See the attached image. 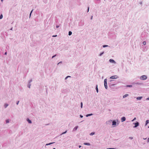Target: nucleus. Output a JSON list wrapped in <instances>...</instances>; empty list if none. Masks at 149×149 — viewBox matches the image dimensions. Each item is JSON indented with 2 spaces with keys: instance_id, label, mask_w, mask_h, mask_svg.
I'll list each match as a JSON object with an SVG mask.
<instances>
[{
  "instance_id": "6ab92c4d",
  "label": "nucleus",
  "mask_w": 149,
  "mask_h": 149,
  "mask_svg": "<svg viewBox=\"0 0 149 149\" xmlns=\"http://www.w3.org/2000/svg\"><path fill=\"white\" fill-rule=\"evenodd\" d=\"M93 114L92 113H90V114H87L86 115V116L87 117H88L89 116H91L92 115H93Z\"/></svg>"
},
{
  "instance_id": "393cba45",
  "label": "nucleus",
  "mask_w": 149,
  "mask_h": 149,
  "mask_svg": "<svg viewBox=\"0 0 149 149\" xmlns=\"http://www.w3.org/2000/svg\"><path fill=\"white\" fill-rule=\"evenodd\" d=\"M104 52H102V53H100L99 54V56H102L104 54Z\"/></svg>"
},
{
  "instance_id": "f3484780",
  "label": "nucleus",
  "mask_w": 149,
  "mask_h": 149,
  "mask_svg": "<svg viewBox=\"0 0 149 149\" xmlns=\"http://www.w3.org/2000/svg\"><path fill=\"white\" fill-rule=\"evenodd\" d=\"M104 87H105V88L107 89V83H104Z\"/></svg>"
},
{
  "instance_id": "a18cd8bd",
  "label": "nucleus",
  "mask_w": 149,
  "mask_h": 149,
  "mask_svg": "<svg viewBox=\"0 0 149 149\" xmlns=\"http://www.w3.org/2000/svg\"><path fill=\"white\" fill-rule=\"evenodd\" d=\"M57 36V35H53V36H52V37H56Z\"/></svg>"
},
{
  "instance_id": "f8f14e48",
  "label": "nucleus",
  "mask_w": 149,
  "mask_h": 149,
  "mask_svg": "<svg viewBox=\"0 0 149 149\" xmlns=\"http://www.w3.org/2000/svg\"><path fill=\"white\" fill-rule=\"evenodd\" d=\"M143 98V97H136V99L137 100H141Z\"/></svg>"
},
{
  "instance_id": "20e7f679",
  "label": "nucleus",
  "mask_w": 149,
  "mask_h": 149,
  "mask_svg": "<svg viewBox=\"0 0 149 149\" xmlns=\"http://www.w3.org/2000/svg\"><path fill=\"white\" fill-rule=\"evenodd\" d=\"M133 124L135 125L133 126L134 128H136L139 125V123L137 121H136L135 123H134Z\"/></svg>"
},
{
  "instance_id": "72a5a7b5",
  "label": "nucleus",
  "mask_w": 149,
  "mask_h": 149,
  "mask_svg": "<svg viewBox=\"0 0 149 149\" xmlns=\"http://www.w3.org/2000/svg\"><path fill=\"white\" fill-rule=\"evenodd\" d=\"M57 56V55L56 54H55L53 56H52V58H54V57H56V56Z\"/></svg>"
},
{
  "instance_id": "4d7b16f0",
  "label": "nucleus",
  "mask_w": 149,
  "mask_h": 149,
  "mask_svg": "<svg viewBox=\"0 0 149 149\" xmlns=\"http://www.w3.org/2000/svg\"><path fill=\"white\" fill-rule=\"evenodd\" d=\"M140 3L141 4H142V2H141Z\"/></svg>"
},
{
  "instance_id": "58836bf2",
  "label": "nucleus",
  "mask_w": 149,
  "mask_h": 149,
  "mask_svg": "<svg viewBox=\"0 0 149 149\" xmlns=\"http://www.w3.org/2000/svg\"><path fill=\"white\" fill-rule=\"evenodd\" d=\"M89 7H88V9H87V12H89Z\"/></svg>"
},
{
  "instance_id": "f704fd0d",
  "label": "nucleus",
  "mask_w": 149,
  "mask_h": 149,
  "mask_svg": "<svg viewBox=\"0 0 149 149\" xmlns=\"http://www.w3.org/2000/svg\"><path fill=\"white\" fill-rule=\"evenodd\" d=\"M71 77V76H67L65 78V79H66L68 78V77Z\"/></svg>"
},
{
  "instance_id": "603ef678",
  "label": "nucleus",
  "mask_w": 149,
  "mask_h": 149,
  "mask_svg": "<svg viewBox=\"0 0 149 149\" xmlns=\"http://www.w3.org/2000/svg\"><path fill=\"white\" fill-rule=\"evenodd\" d=\"M81 147V146L80 145L79 146V148H80Z\"/></svg>"
},
{
  "instance_id": "ea45409f",
  "label": "nucleus",
  "mask_w": 149,
  "mask_h": 149,
  "mask_svg": "<svg viewBox=\"0 0 149 149\" xmlns=\"http://www.w3.org/2000/svg\"><path fill=\"white\" fill-rule=\"evenodd\" d=\"M62 61H60L59 63H58V65L60 64H61L62 63Z\"/></svg>"
},
{
  "instance_id": "8fccbe9b",
  "label": "nucleus",
  "mask_w": 149,
  "mask_h": 149,
  "mask_svg": "<svg viewBox=\"0 0 149 149\" xmlns=\"http://www.w3.org/2000/svg\"><path fill=\"white\" fill-rule=\"evenodd\" d=\"M93 16H91V19H93Z\"/></svg>"
},
{
  "instance_id": "a19ab883",
  "label": "nucleus",
  "mask_w": 149,
  "mask_h": 149,
  "mask_svg": "<svg viewBox=\"0 0 149 149\" xmlns=\"http://www.w3.org/2000/svg\"><path fill=\"white\" fill-rule=\"evenodd\" d=\"M80 117L81 118H82L83 117V116L81 115H80Z\"/></svg>"
},
{
  "instance_id": "0eeeda50",
  "label": "nucleus",
  "mask_w": 149,
  "mask_h": 149,
  "mask_svg": "<svg viewBox=\"0 0 149 149\" xmlns=\"http://www.w3.org/2000/svg\"><path fill=\"white\" fill-rule=\"evenodd\" d=\"M109 62H110V63H114L115 64L116 63V62L113 59H110L109 60Z\"/></svg>"
},
{
  "instance_id": "5fc2aeb1",
  "label": "nucleus",
  "mask_w": 149,
  "mask_h": 149,
  "mask_svg": "<svg viewBox=\"0 0 149 149\" xmlns=\"http://www.w3.org/2000/svg\"><path fill=\"white\" fill-rule=\"evenodd\" d=\"M48 145H49L48 143H47L46 144V146H48Z\"/></svg>"
},
{
  "instance_id": "c03bdc74",
  "label": "nucleus",
  "mask_w": 149,
  "mask_h": 149,
  "mask_svg": "<svg viewBox=\"0 0 149 149\" xmlns=\"http://www.w3.org/2000/svg\"><path fill=\"white\" fill-rule=\"evenodd\" d=\"M59 26H59V25H56V28H59Z\"/></svg>"
},
{
  "instance_id": "a211bd4d",
  "label": "nucleus",
  "mask_w": 149,
  "mask_h": 149,
  "mask_svg": "<svg viewBox=\"0 0 149 149\" xmlns=\"http://www.w3.org/2000/svg\"><path fill=\"white\" fill-rule=\"evenodd\" d=\"M135 84L138 85H141L143 84L142 83L140 82H137L136 83H135Z\"/></svg>"
},
{
  "instance_id": "79ce46f5",
  "label": "nucleus",
  "mask_w": 149,
  "mask_h": 149,
  "mask_svg": "<svg viewBox=\"0 0 149 149\" xmlns=\"http://www.w3.org/2000/svg\"><path fill=\"white\" fill-rule=\"evenodd\" d=\"M143 33H142L141 34V36L143 37Z\"/></svg>"
},
{
  "instance_id": "6e6552de",
  "label": "nucleus",
  "mask_w": 149,
  "mask_h": 149,
  "mask_svg": "<svg viewBox=\"0 0 149 149\" xmlns=\"http://www.w3.org/2000/svg\"><path fill=\"white\" fill-rule=\"evenodd\" d=\"M112 125H116V122L115 120H113V121L112 120Z\"/></svg>"
},
{
  "instance_id": "9d476101",
  "label": "nucleus",
  "mask_w": 149,
  "mask_h": 149,
  "mask_svg": "<svg viewBox=\"0 0 149 149\" xmlns=\"http://www.w3.org/2000/svg\"><path fill=\"white\" fill-rule=\"evenodd\" d=\"M26 120L29 123L31 124L32 123V121L31 120H30L29 118H27L26 119Z\"/></svg>"
},
{
  "instance_id": "cd10ccee",
  "label": "nucleus",
  "mask_w": 149,
  "mask_h": 149,
  "mask_svg": "<svg viewBox=\"0 0 149 149\" xmlns=\"http://www.w3.org/2000/svg\"><path fill=\"white\" fill-rule=\"evenodd\" d=\"M3 15L2 14H1L0 15V19H2L3 18Z\"/></svg>"
},
{
  "instance_id": "473e14b6",
  "label": "nucleus",
  "mask_w": 149,
  "mask_h": 149,
  "mask_svg": "<svg viewBox=\"0 0 149 149\" xmlns=\"http://www.w3.org/2000/svg\"><path fill=\"white\" fill-rule=\"evenodd\" d=\"M136 118L135 117L132 120V122H133L134 121V120H136Z\"/></svg>"
},
{
  "instance_id": "2f4dec72",
  "label": "nucleus",
  "mask_w": 149,
  "mask_h": 149,
  "mask_svg": "<svg viewBox=\"0 0 149 149\" xmlns=\"http://www.w3.org/2000/svg\"><path fill=\"white\" fill-rule=\"evenodd\" d=\"M6 123H9V120L8 119L6 120Z\"/></svg>"
},
{
  "instance_id": "49530a36",
  "label": "nucleus",
  "mask_w": 149,
  "mask_h": 149,
  "mask_svg": "<svg viewBox=\"0 0 149 149\" xmlns=\"http://www.w3.org/2000/svg\"><path fill=\"white\" fill-rule=\"evenodd\" d=\"M129 139H133V138L132 137H130L129 138Z\"/></svg>"
},
{
  "instance_id": "423d86ee",
  "label": "nucleus",
  "mask_w": 149,
  "mask_h": 149,
  "mask_svg": "<svg viewBox=\"0 0 149 149\" xmlns=\"http://www.w3.org/2000/svg\"><path fill=\"white\" fill-rule=\"evenodd\" d=\"M32 81V79H31L29 81L28 84L27 85V87L30 88L31 86V83Z\"/></svg>"
},
{
  "instance_id": "39448f33",
  "label": "nucleus",
  "mask_w": 149,
  "mask_h": 149,
  "mask_svg": "<svg viewBox=\"0 0 149 149\" xmlns=\"http://www.w3.org/2000/svg\"><path fill=\"white\" fill-rule=\"evenodd\" d=\"M118 77V76L117 75H115L111 77L109 79H116Z\"/></svg>"
},
{
  "instance_id": "864d4df0",
  "label": "nucleus",
  "mask_w": 149,
  "mask_h": 149,
  "mask_svg": "<svg viewBox=\"0 0 149 149\" xmlns=\"http://www.w3.org/2000/svg\"><path fill=\"white\" fill-rule=\"evenodd\" d=\"M31 13H30V15H29V17H30L31 16Z\"/></svg>"
},
{
  "instance_id": "bf43d9fd",
  "label": "nucleus",
  "mask_w": 149,
  "mask_h": 149,
  "mask_svg": "<svg viewBox=\"0 0 149 149\" xmlns=\"http://www.w3.org/2000/svg\"><path fill=\"white\" fill-rule=\"evenodd\" d=\"M3 0H1V1L2 2H3Z\"/></svg>"
},
{
  "instance_id": "6e6d98bb",
  "label": "nucleus",
  "mask_w": 149,
  "mask_h": 149,
  "mask_svg": "<svg viewBox=\"0 0 149 149\" xmlns=\"http://www.w3.org/2000/svg\"><path fill=\"white\" fill-rule=\"evenodd\" d=\"M147 139V138H143V139H144V140H146V139Z\"/></svg>"
},
{
  "instance_id": "f03ea898",
  "label": "nucleus",
  "mask_w": 149,
  "mask_h": 149,
  "mask_svg": "<svg viewBox=\"0 0 149 149\" xmlns=\"http://www.w3.org/2000/svg\"><path fill=\"white\" fill-rule=\"evenodd\" d=\"M84 24V21L83 20H81L80 22L78 23V26H83Z\"/></svg>"
},
{
  "instance_id": "ddd939ff",
  "label": "nucleus",
  "mask_w": 149,
  "mask_h": 149,
  "mask_svg": "<svg viewBox=\"0 0 149 149\" xmlns=\"http://www.w3.org/2000/svg\"><path fill=\"white\" fill-rule=\"evenodd\" d=\"M95 89L96 91V92L97 93H98V86H97V85L96 86V87H95Z\"/></svg>"
},
{
  "instance_id": "bb28decb",
  "label": "nucleus",
  "mask_w": 149,
  "mask_h": 149,
  "mask_svg": "<svg viewBox=\"0 0 149 149\" xmlns=\"http://www.w3.org/2000/svg\"><path fill=\"white\" fill-rule=\"evenodd\" d=\"M107 79H105L104 80V84L107 83Z\"/></svg>"
},
{
  "instance_id": "13d9d810",
  "label": "nucleus",
  "mask_w": 149,
  "mask_h": 149,
  "mask_svg": "<svg viewBox=\"0 0 149 149\" xmlns=\"http://www.w3.org/2000/svg\"><path fill=\"white\" fill-rule=\"evenodd\" d=\"M11 30H13V28H12L10 29Z\"/></svg>"
},
{
  "instance_id": "de8ad7c7",
  "label": "nucleus",
  "mask_w": 149,
  "mask_h": 149,
  "mask_svg": "<svg viewBox=\"0 0 149 149\" xmlns=\"http://www.w3.org/2000/svg\"><path fill=\"white\" fill-rule=\"evenodd\" d=\"M146 100H149V97L147 98L146 99Z\"/></svg>"
},
{
  "instance_id": "3c124183",
  "label": "nucleus",
  "mask_w": 149,
  "mask_h": 149,
  "mask_svg": "<svg viewBox=\"0 0 149 149\" xmlns=\"http://www.w3.org/2000/svg\"><path fill=\"white\" fill-rule=\"evenodd\" d=\"M33 10H31V12H30V13H31H31H32V12H33Z\"/></svg>"
},
{
  "instance_id": "412c9836",
  "label": "nucleus",
  "mask_w": 149,
  "mask_h": 149,
  "mask_svg": "<svg viewBox=\"0 0 149 149\" xmlns=\"http://www.w3.org/2000/svg\"><path fill=\"white\" fill-rule=\"evenodd\" d=\"M128 95H128L127 94H125L123 96V98H125L127 97Z\"/></svg>"
},
{
  "instance_id": "4c0bfd02",
  "label": "nucleus",
  "mask_w": 149,
  "mask_h": 149,
  "mask_svg": "<svg viewBox=\"0 0 149 149\" xmlns=\"http://www.w3.org/2000/svg\"><path fill=\"white\" fill-rule=\"evenodd\" d=\"M54 143V142H52V143H48L49 145H51V144H53V143Z\"/></svg>"
},
{
  "instance_id": "c9c22d12",
  "label": "nucleus",
  "mask_w": 149,
  "mask_h": 149,
  "mask_svg": "<svg viewBox=\"0 0 149 149\" xmlns=\"http://www.w3.org/2000/svg\"><path fill=\"white\" fill-rule=\"evenodd\" d=\"M107 149H116V148H108Z\"/></svg>"
},
{
  "instance_id": "c85d7f7f",
  "label": "nucleus",
  "mask_w": 149,
  "mask_h": 149,
  "mask_svg": "<svg viewBox=\"0 0 149 149\" xmlns=\"http://www.w3.org/2000/svg\"><path fill=\"white\" fill-rule=\"evenodd\" d=\"M108 46H109L108 45H104L102 46V47L104 48V47H108Z\"/></svg>"
},
{
  "instance_id": "b1692460",
  "label": "nucleus",
  "mask_w": 149,
  "mask_h": 149,
  "mask_svg": "<svg viewBox=\"0 0 149 149\" xmlns=\"http://www.w3.org/2000/svg\"><path fill=\"white\" fill-rule=\"evenodd\" d=\"M95 134V132H92L90 134V135L92 136L93 135H94Z\"/></svg>"
},
{
  "instance_id": "7c9ffc66",
  "label": "nucleus",
  "mask_w": 149,
  "mask_h": 149,
  "mask_svg": "<svg viewBox=\"0 0 149 149\" xmlns=\"http://www.w3.org/2000/svg\"><path fill=\"white\" fill-rule=\"evenodd\" d=\"M83 107V103L82 102H81V108H82Z\"/></svg>"
},
{
  "instance_id": "a878e982",
  "label": "nucleus",
  "mask_w": 149,
  "mask_h": 149,
  "mask_svg": "<svg viewBox=\"0 0 149 149\" xmlns=\"http://www.w3.org/2000/svg\"><path fill=\"white\" fill-rule=\"evenodd\" d=\"M146 41H144L143 42H142V44H143V45H146Z\"/></svg>"
},
{
  "instance_id": "1a4fd4ad",
  "label": "nucleus",
  "mask_w": 149,
  "mask_h": 149,
  "mask_svg": "<svg viewBox=\"0 0 149 149\" xmlns=\"http://www.w3.org/2000/svg\"><path fill=\"white\" fill-rule=\"evenodd\" d=\"M126 120V118L125 117L123 116L121 118V121L122 122L125 121Z\"/></svg>"
},
{
  "instance_id": "4468645a",
  "label": "nucleus",
  "mask_w": 149,
  "mask_h": 149,
  "mask_svg": "<svg viewBox=\"0 0 149 149\" xmlns=\"http://www.w3.org/2000/svg\"><path fill=\"white\" fill-rule=\"evenodd\" d=\"M84 145L87 146H90L91 144L89 143H84Z\"/></svg>"
},
{
  "instance_id": "2eb2a0df",
  "label": "nucleus",
  "mask_w": 149,
  "mask_h": 149,
  "mask_svg": "<svg viewBox=\"0 0 149 149\" xmlns=\"http://www.w3.org/2000/svg\"><path fill=\"white\" fill-rule=\"evenodd\" d=\"M78 126H75L74 128V129H73V131H76L77 130V128H78Z\"/></svg>"
},
{
  "instance_id": "7ed1b4c3",
  "label": "nucleus",
  "mask_w": 149,
  "mask_h": 149,
  "mask_svg": "<svg viewBox=\"0 0 149 149\" xmlns=\"http://www.w3.org/2000/svg\"><path fill=\"white\" fill-rule=\"evenodd\" d=\"M147 76L145 75H143L141 76L140 78V79L142 80H144L147 79Z\"/></svg>"
},
{
  "instance_id": "37998d69",
  "label": "nucleus",
  "mask_w": 149,
  "mask_h": 149,
  "mask_svg": "<svg viewBox=\"0 0 149 149\" xmlns=\"http://www.w3.org/2000/svg\"><path fill=\"white\" fill-rule=\"evenodd\" d=\"M147 143L149 142V137L148 138L147 141Z\"/></svg>"
},
{
  "instance_id": "9b49d317",
  "label": "nucleus",
  "mask_w": 149,
  "mask_h": 149,
  "mask_svg": "<svg viewBox=\"0 0 149 149\" xmlns=\"http://www.w3.org/2000/svg\"><path fill=\"white\" fill-rule=\"evenodd\" d=\"M112 122V120H110L107 121L106 123L107 124H111Z\"/></svg>"
},
{
  "instance_id": "4be33fe9",
  "label": "nucleus",
  "mask_w": 149,
  "mask_h": 149,
  "mask_svg": "<svg viewBox=\"0 0 149 149\" xmlns=\"http://www.w3.org/2000/svg\"><path fill=\"white\" fill-rule=\"evenodd\" d=\"M8 105V104H5L4 105V107L5 108H6Z\"/></svg>"
},
{
  "instance_id": "e433bc0d",
  "label": "nucleus",
  "mask_w": 149,
  "mask_h": 149,
  "mask_svg": "<svg viewBox=\"0 0 149 149\" xmlns=\"http://www.w3.org/2000/svg\"><path fill=\"white\" fill-rule=\"evenodd\" d=\"M19 101H18L17 102H16V104L17 105H18L19 103Z\"/></svg>"
},
{
  "instance_id": "09e8293b",
  "label": "nucleus",
  "mask_w": 149,
  "mask_h": 149,
  "mask_svg": "<svg viewBox=\"0 0 149 149\" xmlns=\"http://www.w3.org/2000/svg\"><path fill=\"white\" fill-rule=\"evenodd\" d=\"M7 54V52H6L4 53V55H6Z\"/></svg>"
},
{
  "instance_id": "5701e85b",
  "label": "nucleus",
  "mask_w": 149,
  "mask_h": 149,
  "mask_svg": "<svg viewBox=\"0 0 149 149\" xmlns=\"http://www.w3.org/2000/svg\"><path fill=\"white\" fill-rule=\"evenodd\" d=\"M72 34V32L71 31H69L68 32L69 36H71Z\"/></svg>"
},
{
  "instance_id": "c756f323",
  "label": "nucleus",
  "mask_w": 149,
  "mask_h": 149,
  "mask_svg": "<svg viewBox=\"0 0 149 149\" xmlns=\"http://www.w3.org/2000/svg\"><path fill=\"white\" fill-rule=\"evenodd\" d=\"M67 130H66L65 131V132H63L61 135H62V134H65L67 132Z\"/></svg>"
},
{
  "instance_id": "052dcab7",
  "label": "nucleus",
  "mask_w": 149,
  "mask_h": 149,
  "mask_svg": "<svg viewBox=\"0 0 149 149\" xmlns=\"http://www.w3.org/2000/svg\"><path fill=\"white\" fill-rule=\"evenodd\" d=\"M53 149H56L55 148H54Z\"/></svg>"
},
{
  "instance_id": "f257e3e1",
  "label": "nucleus",
  "mask_w": 149,
  "mask_h": 149,
  "mask_svg": "<svg viewBox=\"0 0 149 149\" xmlns=\"http://www.w3.org/2000/svg\"><path fill=\"white\" fill-rule=\"evenodd\" d=\"M108 82V85L111 88H112L113 86L116 85L117 83V82L114 81V80H111L109 81Z\"/></svg>"
},
{
  "instance_id": "680f3d73",
  "label": "nucleus",
  "mask_w": 149,
  "mask_h": 149,
  "mask_svg": "<svg viewBox=\"0 0 149 149\" xmlns=\"http://www.w3.org/2000/svg\"><path fill=\"white\" fill-rule=\"evenodd\" d=\"M148 128H149V127H148Z\"/></svg>"
},
{
  "instance_id": "dca6fc26",
  "label": "nucleus",
  "mask_w": 149,
  "mask_h": 149,
  "mask_svg": "<svg viewBox=\"0 0 149 149\" xmlns=\"http://www.w3.org/2000/svg\"><path fill=\"white\" fill-rule=\"evenodd\" d=\"M124 87H132V85H127L126 86H124Z\"/></svg>"
},
{
  "instance_id": "aec40b11",
  "label": "nucleus",
  "mask_w": 149,
  "mask_h": 149,
  "mask_svg": "<svg viewBox=\"0 0 149 149\" xmlns=\"http://www.w3.org/2000/svg\"><path fill=\"white\" fill-rule=\"evenodd\" d=\"M148 123H149V120H147L146 121L145 125H146Z\"/></svg>"
}]
</instances>
